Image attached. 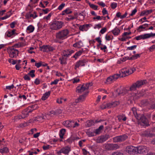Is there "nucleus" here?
<instances>
[{
	"label": "nucleus",
	"instance_id": "1",
	"mask_svg": "<svg viewBox=\"0 0 155 155\" xmlns=\"http://www.w3.org/2000/svg\"><path fill=\"white\" fill-rule=\"evenodd\" d=\"M69 31L67 29L60 30L55 34L56 40L55 42H57V40H63L67 38L69 34Z\"/></svg>",
	"mask_w": 155,
	"mask_h": 155
},
{
	"label": "nucleus",
	"instance_id": "2",
	"mask_svg": "<svg viewBox=\"0 0 155 155\" xmlns=\"http://www.w3.org/2000/svg\"><path fill=\"white\" fill-rule=\"evenodd\" d=\"M148 81L146 80H140L133 84L130 87V91H135L137 88H140L143 85L147 84Z\"/></svg>",
	"mask_w": 155,
	"mask_h": 155
},
{
	"label": "nucleus",
	"instance_id": "3",
	"mask_svg": "<svg viewBox=\"0 0 155 155\" xmlns=\"http://www.w3.org/2000/svg\"><path fill=\"white\" fill-rule=\"evenodd\" d=\"M64 22L61 21H53L50 25V28L53 30L60 29L63 27Z\"/></svg>",
	"mask_w": 155,
	"mask_h": 155
},
{
	"label": "nucleus",
	"instance_id": "4",
	"mask_svg": "<svg viewBox=\"0 0 155 155\" xmlns=\"http://www.w3.org/2000/svg\"><path fill=\"white\" fill-rule=\"evenodd\" d=\"M119 104L120 102L118 101H115L106 104H103L101 106V108L102 109L106 108H110L116 107L119 105Z\"/></svg>",
	"mask_w": 155,
	"mask_h": 155
},
{
	"label": "nucleus",
	"instance_id": "5",
	"mask_svg": "<svg viewBox=\"0 0 155 155\" xmlns=\"http://www.w3.org/2000/svg\"><path fill=\"white\" fill-rule=\"evenodd\" d=\"M155 36V33H150L145 34L136 37L135 38L137 40L141 39H145L150 37H153Z\"/></svg>",
	"mask_w": 155,
	"mask_h": 155
},
{
	"label": "nucleus",
	"instance_id": "6",
	"mask_svg": "<svg viewBox=\"0 0 155 155\" xmlns=\"http://www.w3.org/2000/svg\"><path fill=\"white\" fill-rule=\"evenodd\" d=\"M85 85L84 84L82 85H80L77 86L76 89V91L79 93H81L85 91L84 93H86L88 91V87Z\"/></svg>",
	"mask_w": 155,
	"mask_h": 155
},
{
	"label": "nucleus",
	"instance_id": "7",
	"mask_svg": "<svg viewBox=\"0 0 155 155\" xmlns=\"http://www.w3.org/2000/svg\"><path fill=\"white\" fill-rule=\"evenodd\" d=\"M127 138V136L126 135L117 136L113 138V141L114 142H120L124 141Z\"/></svg>",
	"mask_w": 155,
	"mask_h": 155
},
{
	"label": "nucleus",
	"instance_id": "8",
	"mask_svg": "<svg viewBox=\"0 0 155 155\" xmlns=\"http://www.w3.org/2000/svg\"><path fill=\"white\" fill-rule=\"evenodd\" d=\"M18 51L15 49L13 47L11 48L9 50V56L12 58H16L18 55Z\"/></svg>",
	"mask_w": 155,
	"mask_h": 155
},
{
	"label": "nucleus",
	"instance_id": "9",
	"mask_svg": "<svg viewBox=\"0 0 155 155\" xmlns=\"http://www.w3.org/2000/svg\"><path fill=\"white\" fill-rule=\"evenodd\" d=\"M129 68H126L121 70L120 71V74L121 77H125L131 74V72H129Z\"/></svg>",
	"mask_w": 155,
	"mask_h": 155
},
{
	"label": "nucleus",
	"instance_id": "10",
	"mask_svg": "<svg viewBox=\"0 0 155 155\" xmlns=\"http://www.w3.org/2000/svg\"><path fill=\"white\" fill-rule=\"evenodd\" d=\"M110 136L108 134H106L99 137L97 140L98 143H102L107 140L110 138Z\"/></svg>",
	"mask_w": 155,
	"mask_h": 155
},
{
	"label": "nucleus",
	"instance_id": "11",
	"mask_svg": "<svg viewBox=\"0 0 155 155\" xmlns=\"http://www.w3.org/2000/svg\"><path fill=\"white\" fill-rule=\"evenodd\" d=\"M137 148L136 147H135L133 146H129L127 147L126 149V150L127 152L130 154H133L136 152Z\"/></svg>",
	"mask_w": 155,
	"mask_h": 155
},
{
	"label": "nucleus",
	"instance_id": "12",
	"mask_svg": "<svg viewBox=\"0 0 155 155\" xmlns=\"http://www.w3.org/2000/svg\"><path fill=\"white\" fill-rule=\"evenodd\" d=\"M86 62V61L85 59L77 61L75 65L74 69L76 70L80 67L84 66Z\"/></svg>",
	"mask_w": 155,
	"mask_h": 155
},
{
	"label": "nucleus",
	"instance_id": "13",
	"mask_svg": "<svg viewBox=\"0 0 155 155\" xmlns=\"http://www.w3.org/2000/svg\"><path fill=\"white\" fill-rule=\"evenodd\" d=\"M140 118L139 119H137L138 120H140L141 122L142 125L146 126L149 125V122L147 119L144 116H142L141 115H140Z\"/></svg>",
	"mask_w": 155,
	"mask_h": 155
},
{
	"label": "nucleus",
	"instance_id": "14",
	"mask_svg": "<svg viewBox=\"0 0 155 155\" xmlns=\"http://www.w3.org/2000/svg\"><path fill=\"white\" fill-rule=\"evenodd\" d=\"M136 152L139 153H143L147 151L146 147L144 146H141L136 147Z\"/></svg>",
	"mask_w": 155,
	"mask_h": 155
},
{
	"label": "nucleus",
	"instance_id": "15",
	"mask_svg": "<svg viewBox=\"0 0 155 155\" xmlns=\"http://www.w3.org/2000/svg\"><path fill=\"white\" fill-rule=\"evenodd\" d=\"M88 92V91H87L86 93H84V94L80 96L76 100V102L78 103L84 101Z\"/></svg>",
	"mask_w": 155,
	"mask_h": 155
},
{
	"label": "nucleus",
	"instance_id": "16",
	"mask_svg": "<svg viewBox=\"0 0 155 155\" xmlns=\"http://www.w3.org/2000/svg\"><path fill=\"white\" fill-rule=\"evenodd\" d=\"M141 134V135L143 137H151L154 135L153 134L151 133L150 130H147L143 131Z\"/></svg>",
	"mask_w": 155,
	"mask_h": 155
},
{
	"label": "nucleus",
	"instance_id": "17",
	"mask_svg": "<svg viewBox=\"0 0 155 155\" xmlns=\"http://www.w3.org/2000/svg\"><path fill=\"white\" fill-rule=\"evenodd\" d=\"M91 25L90 24H86L80 25L79 27V29L80 31H86L90 27Z\"/></svg>",
	"mask_w": 155,
	"mask_h": 155
},
{
	"label": "nucleus",
	"instance_id": "18",
	"mask_svg": "<svg viewBox=\"0 0 155 155\" xmlns=\"http://www.w3.org/2000/svg\"><path fill=\"white\" fill-rule=\"evenodd\" d=\"M74 52V51L72 50L68 49L64 50L62 53V56L67 57Z\"/></svg>",
	"mask_w": 155,
	"mask_h": 155
},
{
	"label": "nucleus",
	"instance_id": "19",
	"mask_svg": "<svg viewBox=\"0 0 155 155\" xmlns=\"http://www.w3.org/2000/svg\"><path fill=\"white\" fill-rule=\"evenodd\" d=\"M73 124V120H67L64 121L63 123V125L67 127H72Z\"/></svg>",
	"mask_w": 155,
	"mask_h": 155
},
{
	"label": "nucleus",
	"instance_id": "20",
	"mask_svg": "<svg viewBox=\"0 0 155 155\" xmlns=\"http://www.w3.org/2000/svg\"><path fill=\"white\" fill-rule=\"evenodd\" d=\"M61 149V151L62 152V153L66 155H68L69 152L71 150V147L69 146L63 147Z\"/></svg>",
	"mask_w": 155,
	"mask_h": 155
},
{
	"label": "nucleus",
	"instance_id": "21",
	"mask_svg": "<svg viewBox=\"0 0 155 155\" xmlns=\"http://www.w3.org/2000/svg\"><path fill=\"white\" fill-rule=\"evenodd\" d=\"M16 30L13 29L12 30H9L8 31L5 33V35L9 37H12V35H15L16 33L15 32Z\"/></svg>",
	"mask_w": 155,
	"mask_h": 155
},
{
	"label": "nucleus",
	"instance_id": "22",
	"mask_svg": "<svg viewBox=\"0 0 155 155\" xmlns=\"http://www.w3.org/2000/svg\"><path fill=\"white\" fill-rule=\"evenodd\" d=\"M61 112V110L58 109L55 111L51 110L50 111L49 113V114L51 116H52L54 115H58V113L59 114Z\"/></svg>",
	"mask_w": 155,
	"mask_h": 155
},
{
	"label": "nucleus",
	"instance_id": "23",
	"mask_svg": "<svg viewBox=\"0 0 155 155\" xmlns=\"http://www.w3.org/2000/svg\"><path fill=\"white\" fill-rule=\"evenodd\" d=\"M132 111L135 116V117L137 119H139L140 118V115H138L137 112V109L135 107H133L131 109Z\"/></svg>",
	"mask_w": 155,
	"mask_h": 155
},
{
	"label": "nucleus",
	"instance_id": "24",
	"mask_svg": "<svg viewBox=\"0 0 155 155\" xmlns=\"http://www.w3.org/2000/svg\"><path fill=\"white\" fill-rule=\"evenodd\" d=\"M143 94L140 92L138 91L136 93L133 94L132 96L134 99H138L143 96Z\"/></svg>",
	"mask_w": 155,
	"mask_h": 155
},
{
	"label": "nucleus",
	"instance_id": "25",
	"mask_svg": "<svg viewBox=\"0 0 155 155\" xmlns=\"http://www.w3.org/2000/svg\"><path fill=\"white\" fill-rule=\"evenodd\" d=\"M84 49L83 48L78 51L74 55L72 58H74L76 59L77 58V57L81 55L82 53L84 52Z\"/></svg>",
	"mask_w": 155,
	"mask_h": 155
},
{
	"label": "nucleus",
	"instance_id": "26",
	"mask_svg": "<svg viewBox=\"0 0 155 155\" xmlns=\"http://www.w3.org/2000/svg\"><path fill=\"white\" fill-rule=\"evenodd\" d=\"M67 58H65L64 56H63L59 58V60L60 63L61 64H67Z\"/></svg>",
	"mask_w": 155,
	"mask_h": 155
},
{
	"label": "nucleus",
	"instance_id": "27",
	"mask_svg": "<svg viewBox=\"0 0 155 155\" xmlns=\"http://www.w3.org/2000/svg\"><path fill=\"white\" fill-rule=\"evenodd\" d=\"M32 110H29L27 108L22 111V115H25V117L28 115V113H31Z\"/></svg>",
	"mask_w": 155,
	"mask_h": 155
},
{
	"label": "nucleus",
	"instance_id": "28",
	"mask_svg": "<svg viewBox=\"0 0 155 155\" xmlns=\"http://www.w3.org/2000/svg\"><path fill=\"white\" fill-rule=\"evenodd\" d=\"M73 46L75 48H81L83 46V43L81 41H80L74 44Z\"/></svg>",
	"mask_w": 155,
	"mask_h": 155
},
{
	"label": "nucleus",
	"instance_id": "29",
	"mask_svg": "<svg viewBox=\"0 0 155 155\" xmlns=\"http://www.w3.org/2000/svg\"><path fill=\"white\" fill-rule=\"evenodd\" d=\"M44 119V118L43 116H38L37 117L34 118L32 120H33V122H34L36 121H40Z\"/></svg>",
	"mask_w": 155,
	"mask_h": 155
},
{
	"label": "nucleus",
	"instance_id": "30",
	"mask_svg": "<svg viewBox=\"0 0 155 155\" xmlns=\"http://www.w3.org/2000/svg\"><path fill=\"white\" fill-rule=\"evenodd\" d=\"M35 29V28L33 26L30 25L28 26L26 29L27 32L29 33L32 32Z\"/></svg>",
	"mask_w": 155,
	"mask_h": 155
},
{
	"label": "nucleus",
	"instance_id": "31",
	"mask_svg": "<svg viewBox=\"0 0 155 155\" xmlns=\"http://www.w3.org/2000/svg\"><path fill=\"white\" fill-rule=\"evenodd\" d=\"M51 94V91H48L46 92L42 96L41 99L42 100H45Z\"/></svg>",
	"mask_w": 155,
	"mask_h": 155
},
{
	"label": "nucleus",
	"instance_id": "32",
	"mask_svg": "<svg viewBox=\"0 0 155 155\" xmlns=\"http://www.w3.org/2000/svg\"><path fill=\"white\" fill-rule=\"evenodd\" d=\"M117 117L118 120L120 121L121 120H123L124 121H125L127 120L126 117L125 115L123 114L118 115Z\"/></svg>",
	"mask_w": 155,
	"mask_h": 155
},
{
	"label": "nucleus",
	"instance_id": "33",
	"mask_svg": "<svg viewBox=\"0 0 155 155\" xmlns=\"http://www.w3.org/2000/svg\"><path fill=\"white\" fill-rule=\"evenodd\" d=\"M40 50L43 52H48V45H43L40 47Z\"/></svg>",
	"mask_w": 155,
	"mask_h": 155
},
{
	"label": "nucleus",
	"instance_id": "34",
	"mask_svg": "<svg viewBox=\"0 0 155 155\" xmlns=\"http://www.w3.org/2000/svg\"><path fill=\"white\" fill-rule=\"evenodd\" d=\"M104 126L103 125H101L97 129L94 131V133L96 134H99L101 133V131L103 128Z\"/></svg>",
	"mask_w": 155,
	"mask_h": 155
},
{
	"label": "nucleus",
	"instance_id": "35",
	"mask_svg": "<svg viewBox=\"0 0 155 155\" xmlns=\"http://www.w3.org/2000/svg\"><path fill=\"white\" fill-rule=\"evenodd\" d=\"M72 11H71L70 9L69 8H68L62 12L61 15H64L66 14H70L72 13Z\"/></svg>",
	"mask_w": 155,
	"mask_h": 155
},
{
	"label": "nucleus",
	"instance_id": "36",
	"mask_svg": "<svg viewBox=\"0 0 155 155\" xmlns=\"http://www.w3.org/2000/svg\"><path fill=\"white\" fill-rule=\"evenodd\" d=\"M112 31L114 35H117L120 32V30L117 28H115Z\"/></svg>",
	"mask_w": 155,
	"mask_h": 155
},
{
	"label": "nucleus",
	"instance_id": "37",
	"mask_svg": "<svg viewBox=\"0 0 155 155\" xmlns=\"http://www.w3.org/2000/svg\"><path fill=\"white\" fill-rule=\"evenodd\" d=\"M87 127H89L94 125V121L93 120H88L86 122Z\"/></svg>",
	"mask_w": 155,
	"mask_h": 155
},
{
	"label": "nucleus",
	"instance_id": "38",
	"mask_svg": "<svg viewBox=\"0 0 155 155\" xmlns=\"http://www.w3.org/2000/svg\"><path fill=\"white\" fill-rule=\"evenodd\" d=\"M65 129H62L60 130L59 134L60 138L61 139L63 138V136L65 134Z\"/></svg>",
	"mask_w": 155,
	"mask_h": 155
},
{
	"label": "nucleus",
	"instance_id": "39",
	"mask_svg": "<svg viewBox=\"0 0 155 155\" xmlns=\"http://www.w3.org/2000/svg\"><path fill=\"white\" fill-rule=\"evenodd\" d=\"M8 148L6 147H5L2 149H0V153H6L8 152Z\"/></svg>",
	"mask_w": 155,
	"mask_h": 155
},
{
	"label": "nucleus",
	"instance_id": "40",
	"mask_svg": "<svg viewBox=\"0 0 155 155\" xmlns=\"http://www.w3.org/2000/svg\"><path fill=\"white\" fill-rule=\"evenodd\" d=\"M38 107V106L37 104H34L29 106L27 108L29 110H32V111L36 109Z\"/></svg>",
	"mask_w": 155,
	"mask_h": 155
},
{
	"label": "nucleus",
	"instance_id": "41",
	"mask_svg": "<svg viewBox=\"0 0 155 155\" xmlns=\"http://www.w3.org/2000/svg\"><path fill=\"white\" fill-rule=\"evenodd\" d=\"M75 17H73V16L71 15H68V17L65 18V20L68 21H70L75 19Z\"/></svg>",
	"mask_w": 155,
	"mask_h": 155
},
{
	"label": "nucleus",
	"instance_id": "42",
	"mask_svg": "<svg viewBox=\"0 0 155 155\" xmlns=\"http://www.w3.org/2000/svg\"><path fill=\"white\" fill-rule=\"evenodd\" d=\"M114 81L113 78L112 76L107 78L106 80V82L107 84H110Z\"/></svg>",
	"mask_w": 155,
	"mask_h": 155
},
{
	"label": "nucleus",
	"instance_id": "43",
	"mask_svg": "<svg viewBox=\"0 0 155 155\" xmlns=\"http://www.w3.org/2000/svg\"><path fill=\"white\" fill-rule=\"evenodd\" d=\"M105 148L106 149L108 150H112V144L108 143L105 145Z\"/></svg>",
	"mask_w": 155,
	"mask_h": 155
},
{
	"label": "nucleus",
	"instance_id": "44",
	"mask_svg": "<svg viewBox=\"0 0 155 155\" xmlns=\"http://www.w3.org/2000/svg\"><path fill=\"white\" fill-rule=\"evenodd\" d=\"M88 4L89 5L90 7L92 8L94 10H97V6L93 4H91L89 2Z\"/></svg>",
	"mask_w": 155,
	"mask_h": 155
},
{
	"label": "nucleus",
	"instance_id": "45",
	"mask_svg": "<svg viewBox=\"0 0 155 155\" xmlns=\"http://www.w3.org/2000/svg\"><path fill=\"white\" fill-rule=\"evenodd\" d=\"M112 76L113 77L114 81L117 80L119 77H121L120 76V74H114V75H112Z\"/></svg>",
	"mask_w": 155,
	"mask_h": 155
},
{
	"label": "nucleus",
	"instance_id": "46",
	"mask_svg": "<svg viewBox=\"0 0 155 155\" xmlns=\"http://www.w3.org/2000/svg\"><path fill=\"white\" fill-rule=\"evenodd\" d=\"M119 147V146L117 144H112V150L117 149Z\"/></svg>",
	"mask_w": 155,
	"mask_h": 155
},
{
	"label": "nucleus",
	"instance_id": "47",
	"mask_svg": "<svg viewBox=\"0 0 155 155\" xmlns=\"http://www.w3.org/2000/svg\"><path fill=\"white\" fill-rule=\"evenodd\" d=\"M35 71L34 70H32L30 71L28 73V74L32 78H33L35 76L34 73Z\"/></svg>",
	"mask_w": 155,
	"mask_h": 155
},
{
	"label": "nucleus",
	"instance_id": "48",
	"mask_svg": "<svg viewBox=\"0 0 155 155\" xmlns=\"http://www.w3.org/2000/svg\"><path fill=\"white\" fill-rule=\"evenodd\" d=\"M101 47H100L101 49L102 50H104V51L105 52H107V51L106 50L107 49V47L105 45H101Z\"/></svg>",
	"mask_w": 155,
	"mask_h": 155
},
{
	"label": "nucleus",
	"instance_id": "49",
	"mask_svg": "<svg viewBox=\"0 0 155 155\" xmlns=\"http://www.w3.org/2000/svg\"><path fill=\"white\" fill-rule=\"evenodd\" d=\"M145 29L143 27V26H142V25H141L140 26L138 27L137 29V30L139 31V32H141V31H143V29Z\"/></svg>",
	"mask_w": 155,
	"mask_h": 155
},
{
	"label": "nucleus",
	"instance_id": "50",
	"mask_svg": "<svg viewBox=\"0 0 155 155\" xmlns=\"http://www.w3.org/2000/svg\"><path fill=\"white\" fill-rule=\"evenodd\" d=\"M18 94H19L18 96V98H20L21 99H23L24 100L26 99L27 98L25 95H21L19 93H18Z\"/></svg>",
	"mask_w": 155,
	"mask_h": 155
},
{
	"label": "nucleus",
	"instance_id": "51",
	"mask_svg": "<svg viewBox=\"0 0 155 155\" xmlns=\"http://www.w3.org/2000/svg\"><path fill=\"white\" fill-rule=\"evenodd\" d=\"M117 6V3L115 2H113L111 3L110 6L113 9H114Z\"/></svg>",
	"mask_w": 155,
	"mask_h": 155
},
{
	"label": "nucleus",
	"instance_id": "52",
	"mask_svg": "<svg viewBox=\"0 0 155 155\" xmlns=\"http://www.w3.org/2000/svg\"><path fill=\"white\" fill-rule=\"evenodd\" d=\"M113 38V36L112 35L110 36L106 35L105 36V39L107 41H110L112 40Z\"/></svg>",
	"mask_w": 155,
	"mask_h": 155
},
{
	"label": "nucleus",
	"instance_id": "53",
	"mask_svg": "<svg viewBox=\"0 0 155 155\" xmlns=\"http://www.w3.org/2000/svg\"><path fill=\"white\" fill-rule=\"evenodd\" d=\"M72 82L73 84L77 83L80 81V79L77 78H74L72 80Z\"/></svg>",
	"mask_w": 155,
	"mask_h": 155
},
{
	"label": "nucleus",
	"instance_id": "54",
	"mask_svg": "<svg viewBox=\"0 0 155 155\" xmlns=\"http://www.w3.org/2000/svg\"><path fill=\"white\" fill-rule=\"evenodd\" d=\"M65 5V4L64 3H62L58 7V9L60 10H61L64 7Z\"/></svg>",
	"mask_w": 155,
	"mask_h": 155
},
{
	"label": "nucleus",
	"instance_id": "55",
	"mask_svg": "<svg viewBox=\"0 0 155 155\" xmlns=\"http://www.w3.org/2000/svg\"><path fill=\"white\" fill-rule=\"evenodd\" d=\"M153 12L152 10H144L145 15H147L150 14Z\"/></svg>",
	"mask_w": 155,
	"mask_h": 155
},
{
	"label": "nucleus",
	"instance_id": "56",
	"mask_svg": "<svg viewBox=\"0 0 155 155\" xmlns=\"http://www.w3.org/2000/svg\"><path fill=\"white\" fill-rule=\"evenodd\" d=\"M112 155H124L123 153L120 152H116L113 153Z\"/></svg>",
	"mask_w": 155,
	"mask_h": 155
},
{
	"label": "nucleus",
	"instance_id": "57",
	"mask_svg": "<svg viewBox=\"0 0 155 155\" xmlns=\"http://www.w3.org/2000/svg\"><path fill=\"white\" fill-rule=\"evenodd\" d=\"M73 140V139L72 138L70 137L66 140L65 141L66 143L71 144L72 143Z\"/></svg>",
	"mask_w": 155,
	"mask_h": 155
},
{
	"label": "nucleus",
	"instance_id": "58",
	"mask_svg": "<svg viewBox=\"0 0 155 155\" xmlns=\"http://www.w3.org/2000/svg\"><path fill=\"white\" fill-rule=\"evenodd\" d=\"M51 13H49L48 14V16H45L44 18V19H45L46 20H48L50 19V18L51 16Z\"/></svg>",
	"mask_w": 155,
	"mask_h": 155
},
{
	"label": "nucleus",
	"instance_id": "59",
	"mask_svg": "<svg viewBox=\"0 0 155 155\" xmlns=\"http://www.w3.org/2000/svg\"><path fill=\"white\" fill-rule=\"evenodd\" d=\"M137 47V45H134L131 47H128L127 49L128 50H132L135 49Z\"/></svg>",
	"mask_w": 155,
	"mask_h": 155
},
{
	"label": "nucleus",
	"instance_id": "60",
	"mask_svg": "<svg viewBox=\"0 0 155 155\" xmlns=\"http://www.w3.org/2000/svg\"><path fill=\"white\" fill-rule=\"evenodd\" d=\"M56 101L59 104H61L63 102V99L62 98H58L57 99Z\"/></svg>",
	"mask_w": 155,
	"mask_h": 155
},
{
	"label": "nucleus",
	"instance_id": "61",
	"mask_svg": "<svg viewBox=\"0 0 155 155\" xmlns=\"http://www.w3.org/2000/svg\"><path fill=\"white\" fill-rule=\"evenodd\" d=\"M155 50V45L151 46L149 48V51L150 52H152Z\"/></svg>",
	"mask_w": 155,
	"mask_h": 155
},
{
	"label": "nucleus",
	"instance_id": "62",
	"mask_svg": "<svg viewBox=\"0 0 155 155\" xmlns=\"http://www.w3.org/2000/svg\"><path fill=\"white\" fill-rule=\"evenodd\" d=\"M137 12V10L136 8H135L131 12V13L130 15V16H132L134 15Z\"/></svg>",
	"mask_w": 155,
	"mask_h": 155
},
{
	"label": "nucleus",
	"instance_id": "63",
	"mask_svg": "<svg viewBox=\"0 0 155 155\" xmlns=\"http://www.w3.org/2000/svg\"><path fill=\"white\" fill-rule=\"evenodd\" d=\"M95 40L97 41L98 42L100 43V45H102V44H101L102 41L101 40V38L100 37H98L96 38Z\"/></svg>",
	"mask_w": 155,
	"mask_h": 155
},
{
	"label": "nucleus",
	"instance_id": "64",
	"mask_svg": "<svg viewBox=\"0 0 155 155\" xmlns=\"http://www.w3.org/2000/svg\"><path fill=\"white\" fill-rule=\"evenodd\" d=\"M73 124L72 127L73 128L78 127L79 125V124L77 122H74V121H73Z\"/></svg>",
	"mask_w": 155,
	"mask_h": 155
}]
</instances>
